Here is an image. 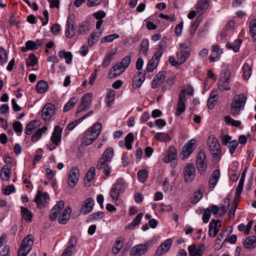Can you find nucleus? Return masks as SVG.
<instances>
[{
    "label": "nucleus",
    "mask_w": 256,
    "mask_h": 256,
    "mask_svg": "<svg viewBox=\"0 0 256 256\" xmlns=\"http://www.w3.org/2000/svg\"><path fill=\"white\" fill-rule=\"evenodd\" d=\"M166 72L162 71L159 72L154 77L152 82V88H156L162 84L166 79Z\"/></svg>",
    "instance_id": "nucleus-18"
},
{
    "label": "nucleus",
    "mask_w": 256,
    "mask_h": 256,
    "mask_svg": "<svg viewBox=\"0 0 256 256\" xmlns=\"http://www.w3.org/2000/svg\"><path fill=\"white\" fill-rule=\"evenodd\" d=\"M109 162L102 158L98 160L96 166V168L98 170L103 169V172L106 177L110 175V167L108 164Z\"/></svg>",
    "instance_id": "nucleus-24"
},
{
    "label": "nucleus",
    "mask_w": 256,
    "mask_h": 256,
    "mask_svg": "<svg viewBox=\"0 0 256 256\" xmlns=\"http://www.w3.org/2000/svg\"><path fill=\"white\" fill-rule=\"evenodd\" d=\"M196 166L200 174H204L207 168V160L205 152L203 150H200L197 156Z\"/></svg>",
    "instance_id": "nucleus-6"
},
{
    "label": "nucleus",
    "mask_w": 256,
    "mask_h": 256,
    "mask_svg": "<svg viewBox=\"0 0 256 256\" xmlns=\"http://www.w3.org/2000/svg\"><path fill=\"white\" fill-rule=\"evenodd\" d=\"M177 156V150L174 146L169 148L167 154L164 158L163 160L166 163H168L172 160H176Z\"/></svg>",
    "instance_id": "nucleus-29"
},
{
    "label": "nucleus",
    "mask_w": 256,
    "mask_h": 256,
    "mask_svg": "<svg viewBox=\"0 0 256 256\" xmlns=\"http://www.w3.org/2000/svg\"><path fill=\"white\" fill-rule=\"evenodd\" d=\"M243 76L244 79L248 80L252 74V67L246 63L242 67Z\"/></svg>",
    "instance_id": "nucleus-48"
},
{
    "label": "nucleus",
    "mask_w": 256,
    "mask_h": 256,
    "mask_svg": "<svg viewBox=\"0 0 256 256\" xmlns=\"http://www.w3.org/2000/svg\"><path fill=\"white\" fill-rule=\"evenodd\" d=\"M148 250V246L144 244H138L134 246L130 252V256H140Z\"/></svg>",
    "instance_id": "nucleus-19"
},
{
    "label": "nucleus",
    "mask_w": 256,
    "mask_h": 256,
    "mask_svg": "<svg viewBox=\"0 0 256 256\" xmlns=\"http://www.w3.org/2000/svg\"><path fill=\"white\" fill-rule=\"evenodd\" d=\"M114 54V52H110L106 56L102 64L103 67L106 68L110 64Z\"/></svg>",
    "instance_id": "nucleus-52"
},
{
    "label": "nucleus",
    "mask_w": 256,
    "mask_h": 256,
    "mask_svg": "<svg viewBox=\"0 0 256 256\" xmlns=\"http://www.w3.org/2000/svg\"><path fill=\"white\" fill-rule=\"evenodd\" d=\"M66 26V36L68 38H72L74 36L76 31L74 30V22L70 17L68 18Z\"/></svg>",
    "instance_id": "nucleus-25"
},
{
    "label": "nucleus",
    "mask_w": 256,
    "mask_h": 256,
    "mask_svg": "<svg viewBox=\"0 0 256 256\" xmlns=\"http://www.w3.org/2000/svg\"><path fill=\"white\" fill-rule=\"evenodd\" d=\"M186 96L182 92L178 94V101L176 104V116H180L186 108Z\"/></svg>",
    "instance_id": "nucleus-15"
},
{
    "label": "nucleus",
    "mask_w": 256,
    "mask_h": 256,
    "mask_svg": "<svg viewBox=\"0 0 256 256\" xmlns=\"http://www.w3.org/2000/svg\"><path fill=\"white\" fill-rule=\"evenodd\" d=\"M125 70L124 68L121 66L119 63H117L108 72L109 78H112L119 76Z\"/></svg>",
    "instance_id": "nucleus-21"
},
{
    "label": "nucleus",
    "mask_w": 256,
    "mask_h": 256,
    "mask_svg": "<svg viewBox=\"0 0 256 256\" xmlns=\"http://www.w3.org/2000/svg\"><path fill=\"white\" fill-rule=\"evenodd\" d=\"M72 209L70 206L66 208L63 212L58 217V222L60 224H64L70 220Z\"/></svg>",
    "instance_id": "nucleus-27"
},
{
    "label": "nucleus",
    "mask_w": 256,
    "mask_h": 256,
    "mask_svg": "<svg viewBox=\"0 0 256 256\" xmlns=\"http://www.w3.org/2000/svg\"><path fill=\"white\" fill-rule=\"evenodd\" d=\"M202 191L200 189L198 192H194V198L192 199V202L196 204L202 198Z\"/></svg>",
    "instance_id": "nucleus-64"
},
{
    "label": "nucleus",
    "mask_w": 256,
    "mask_h": 256,
    "mask_svg": "<svg viewBox=\"0 0 256 256\" xmlns=\"http://www.w3.org/2000/svg\"><path fill=\"white\" fill-rule=\"evenodd\" d=\"M94 204V202L92 198H88L82 205L81 212L84 214H87L92 210Z\"/></svg>",
    "instance_id": "nucleus-22"
},
{
    "label": "nucleus",
    "mask_w": 256,
    "mask_h": 256,
    "mask_svg": "<svg viewBox=\"0 0 256 256\" xmlns=\"http://www.w3.org/2000/svg\"><path fill=\"white\" fill-rule=\"evenodd\" d=\"M56 107L52 103H48L46 104L42 110V117L44 120H49L52 116L55 114Z\"/></svg>",
    "instance_id": "nucleus-10"
},
{
    "label": "nucleus",
    "mask_w": 256,
    "mask_h": 256,
    "mask_svg": "<svg viewBox=\"0 0 256 256\" xmlns=\"http://www.w3.org/2000/svg\"><path fill=\"white\" fill-rule=\"evenodd\" d=\"M38 62V60L36 56L31 54L28 56V58L26 61V64L28 66H34Z\"/></svg>",
    "instance_id": "nucleus-59"
},
{
    "label": "nucleus",
    "mask_w": 256,
    "mask_h": 256,
    "mask_svg": "<svg viewBox=\"0 0 256 256\" xmlns=\"http://www.w3.org/2000/svg\"><path fill=\"white\" fill-rule=\"evenodd\" d=\"M50 198L49 196L46 192H42L40 190L35 197L34 202L36 203L37 206L38 208H42L45 206L47 200Z\"/></svg>",
    "instance_id": "nucleus-13"
},
{
    "label": "nucleus",
    "mask_w": 256,
    "mask_h": 256,
    "mask_svg": "<svg viewBox=\"0 0 256 256\" xmlns=\"http://www.w3.org/2000/svg\"><path fill=\"white\" fill-rule=\"evenodd\" d=\"M207 146L210 154L214 158L221 157L220 145L215 137L210 136L207 140Z\"/></svg>",
    "instance_id": "nucleus-5"
},
{
    "label": "nucleus",
    "mask_w": 256,
    "mask_h": 256,
    "mask_svg": "<svg viewBox=\"0 0 256 256\" xmlns=\"http://www.w3.org/2000/svg\"><path fill=\"white\" fill-rule=\"evenodd\" d=\"M62 128L58 126H55L54 131L51 137V140L53 144L58 146L61 140Z\"/></svg>",
    "instance_id": "nucleus-26"
},
{
    "label": "nucleus",
    "mask_w": 256,
    "mask_h": 256,
    "mask_svg": "<svg viewBox=\"0 0 256 256\" xmlns=\"http://www.w3.org/2000/svg\"><path fill=\"white\" fill-rule=\"evenodd\" d=\"M34 237L32 234H28L22 240L18 250V256H26L31 250L34 244Z\"/></svg>",
    "instance_id": "nucleus-3"
},
{
    "label": "nucleus",
    "mask_w": 256,
    "mask_h": 256,
    "mask_svg": "<svg viewBox=\"0 0 256 256\" xmlns=\"http://www.w3.org/2000/svg\"><path fill=\"white\" fill-rule=\"evenodd\" d=\"M134 140V134L132 132L128 133L124 138V144L127 149L130 150L132 148V143Z\"/></svg>",
    "instance_id": "nucleus-46"
},
{
    "label": "nucleus",
    "mask_w": 256,
    "mask_h": 256,
    "mask_svg": "<svg viewBox=\"0 0 256 256\" xmlns=\"http://www.w3.org/2000/svg\"><path fill=\"white\" fill-rule=\"evenodd\" d=\"M196 141L195 139L189 140L182 148V159L184 160L188 158L196 147Z\"/></svg>",
    "instance_id": "nucleus-8"
},
{
    "label": "nucleus",
    "mask_w": 256,
    "mask_h": 256,
    "mask_svg": "<svg viewBox=\"0 0 256 256\" xmlns=\"http://www.w3.org/2000/svg\"><path fill=\"white\" fill-rule=\"evenodd\" d=\"M121 238H118L114 245V247L112 249V252L114 255L119 252L123 246V244L122 242Z\"/></svg>",
    "instance_id": "nucleus-43"
},
{
    "label": "nucleus",
    "mask_w": 256,
    "mask_h": 256,
    "mask_svg": "<svg viewBox=\"0 0 256 256\" xmlns=\"http://www.w3.org/2000/svg\"><path fill=\"white\" fill-rule=\"evenodd\" d=\"M38 122L36 120H33L29 122L26 126L25 133L27 135H30L32 131L36 128V124Z\"/></svg>",
    "instance_id": "nucleus-38"
},
{
    "label": "nucleus",
    "mask_w": 256,
    "mask_h": 256,
    "mask_svg": "<svg viewBox=\"0 0 256 256\" xmlns=\"http://www.w3.org/2000/svg\"><path fill=\"white\" fill-rule=\"evenodd\" d=\"M140 52L144 56L147 55V52L149 48V42L148 40H143L140 45Z\"/></svg>",
    "instance_id": "nucleus-39"
},
{
    "label": "nucleus",
    "mask_w": 256,
    "mask_h": 256,
    "mask_svg": "<svg viewBox=\"0 0 256 256\" xmlns=\"http://www.w3.org/2000/svg\"><path fill=\"white\" fill-rule=\"evenodd\" d=\"M184 176L186 182H192L196 176V168L192 163L187 164L184 170Z\"/></svg>",
    "instance_id": "nucleus-7"
},
{
    "label": "nucleus",
    "mask_w": 256,
    "mask_h": 256,
    "mask_svg": "<svg viewBox=\"0 0 256 256\" xmlns=\"http://www.w3.org/2000/svg\"><path fill=\"white\" fill-rule=\"evenodd\" d=\"M189 254L192 252L194 256H202V252H199L196 250V245L195 244H192L188 247Z\"/></svg>",
    "instance_id": "nucleus-61"
},
{
    "label": "nucleus",
    "mask_w": 256,
    "mask_h": 256,
    "mask_svg": "<svg viewBox=\"0 0 256 256\" xmlns=\"http://www.w3.org/2000/svg\"><path fill=\"white\" fill-rule=\"evenodd\" d=\"M95 176V168L94 167L90 168L86 174L84 178V184L89 183L94 178Z\"/></svg>",
    "instance_id": "nucleus-44"
},
{
    "label": "nucleus",
    "mask_w": 256,
    "mask_h": 256,
    "mask_svg": "<svg viewBox=\"0 0 256 256\" xmlns=\"http://www.w3.org/2000/svg\"><path fill=\"white\" fill-rule=\"evenodd\" d=\"M130 61L131 56H127L124 58L119 64L124 68L125 69H126L128 66Z\"/></svg>",
    "instance_id": "nucleus-62"
},
{
    "label": "nucleus",
    "mask_w": 256,
    "mask_h": 256,
    "mask_svg": "<svg viewBox=\"0 0 256 256\" xmlns=\"http://www.w3.org/2000/svg\"><path fill=\"white\" fill-rule=\"evenodd\" d=\"M172 242V240L170 238L168 239L162 244L158 248L156 252L155 256H160L166 252Z\"/></svg>",
    "instance_id": "nucleus-17"
},
{
    "label": "nucleus",
    "mask_w": 256,
    "mask_h": 256,
    "mask_svg": "<svg viewBox=\"0 0 256 256\" xmlns=\"http://www.w3.org/2000/svg\"><path fill=\"white\" fill-rule=\"evenodd\" d=\"M120 37L119 35L116 34L106 36L101 40V43H104L106 42H112L114 39L118 38Z\"/></svg>",
    "instance_id": "nucleus-53"
},
{
    "label": "nucleus",
    "mask_w": 256,
    "mask_h": 256,
    "mask_svg": "<svg viewBox=\"0 0 256 256\" xmlns=\"http://www.w3.org/2000/svg\"><path fill=\"white\" fill-rule=\"evenodd\" d=\"M21 212L23 218L26 222H30L32 217V212L26 208L21 207Z\"/></svg>",
    "instance_id": "nucleus-37"
},
{
    "label": "nucleus",
    "mask_w": 256,
    "mask_h": 256,
    "mask_svg": "<svg viewBox=\"0 0 256 256\" xmlns=\"http://www.w3.org/2000/svg\"><path fill=\"white\" fill-rule=\"evenodd\" d=\"M224 234V232H221L218 236L214 244V249L216 250H220L222 246L223 243H222V240Z\"/></svg>",
    "instance_id": "nucleus-57"
},
{
    "label": "nucleus",
    "mask_w": 256,
    "mask_h": 256,
    "mask_svg": "<svg viewBox=\"0 0 256 256\" xmlns=\"http://www.w3.org/2000/svg\"><path fill=\"white\" fill-rule=\"evenodd\" d=\"M64 206V202L63 200H60L51 210L50 214V218L51 220H54L60 214V212Z\"/></svg>",
    "instance_id": "nucleus-16"
},
{
    "label": "nucleus",
    "mask_w": 256,
    "mask_h": 256,
    "mask_svg": "<svg viewBox=\"0 0 256 256\" xmlns=\"http://www.w3.org/2000/svg\"><path fill=\"white\" fill-rule=\"evenodd\" d=\"M223 53L222 48H220L218 45L214 46L212 48V52L210 56V62L218 61L220 58L221 54Z\"/></svg>",
    "instance_id": "nucleus-23"
},
{
    "label": "nucleus",
    "mask_w": 256,
    "mask_h": 256,
    "mask_svg": "<svg viewBox=\"0 0 256 256\" xmlns=\"http://www.w3.org/2000/svg\"><path fill=\"white\" fill-rule=\"evenodd\" d=\"M148 175V171L144 169H142L138 171V178L141 182H144Z\"/></svg>",
    "instance_id": "nucleus-54"
},
{
    "label": "nucleus",
    "mask_w": 256,
    "mask_h": 256,
    "mask_svg": "<svg viewBox=\"0 0 256 256\" xmlns=\"http://www.w3.org/2000/svg\"><path fill=\"white\" fill-rule=\"evenodd\" d=\"M210 0H200L196 5V9L198 13L202 14L204 10L209 6Z\"/></svg>",
    "instance_id": "nucleus-32"
},
{
    "label": "nucleus",
    "mask_w": 256,
    "mask_h": 256,
    "mask_svg": "<svg viewBox=\"0 0 256 256\" xmlns=\"http://www.w3.org/2000/svg\"><path fill=\"white\" fill-rule=\"evenodd\" d=\"M200 22L198 20H196L194 22H192L190 26V36L191 38H192L194 36V34L200 25Z\"/></svg>",
    "instance_id": "nucleus-56"
},
{
    "label": "nucleus",
    "mask_w": 256,
    "mask_h": 256,
    "mask_svg": "<svg viewBox=\"0 0 256 256\" xmlns=\"http://www.w3.org/2000/svg\"><path fill=\"white\" fill-rule=\"evenodd\" d=\"M126 188V184L124 180L120 179L112 186L110 190V196L114 200L120 198V193L124 192Z\"/></svg>",
    "instance_id": "nucleus-4"
},
{
    "label": "nucleus",
    "mask_w": 256,
    "mask_h": 256,
    "mask_svg": "<svg viewBox=\"0 0 256 256\" xmlns=\"http://www.w3.org/2000/svg\"><path fill=\"white\" fill-rule=\"evenodd\" d=\"M92 94L91 93H87L85 94L82 98L81 104L78 107L76 113L89 108L92 104Z\"/></svg>",
    "instance_id": "nucleus-12"
},
{
    "label": "nucleus",
    "mask_w": 256,
    "mask_h": 256,
    "mask_svg": "<svg viewBox=\"0 0 256 256\" xmlns=\"http://www.w3.org/2000/svg\"><path fill=\"white\" fill-rule=\"evenodd\" d=\"M47 130L46 126H44L41 128L38 129V130L34 134L31 138V140L33 142L38 141L42 136V134H44Z\"/></svg>",
    "instance_id": "nucleus-36"
},
{
    "label": "nucleus",
    "mask_w": 256,
    "mask_h": 256,
    "mask_svg": "<svg viewBox=\"0 0 256 256\" xmlns=\"http://www.w3.org/2000/svg\"><path fill=\"white\" fill-rule=\"evenodd\" d=\"M114 154V151L113 148H110L105 150L102 154V158L106 160V161L110 162L113 157Z\"/></svg>",
    "instance_id": "nucleus-41"
},
{
    "label": "nucleus",
    "mask_w": 256,
    "mask_h": 256,
    "mask_svg": "<svg viewBox=\"0 0 256 256\" xmlns=\"http://www.w3.org/2000/svg\"><path fill=\"white\" fill-rule=\"evenodd\" d=\"M78 102V100L75 97H73L71 98L69 101L65 104L63 111L64 112H67L73 108L76 102Z\"/></svg>",
    "instance_id": "nucleus-42"
},
{
    "label": "nucleus",
    "mask_w": 256,
    "mask_h": 256,
    "mask_svg": "<svg viewBox=\"0 0 256 256\" xmlns=\"http://www.w3.org/2000/svg\"><path fill=\"white\" fill-rule=\"evenodd\" d=\"M142 216V213H140L139 214H138L136 217V218L133 220V221L131 222V223L127 226L126 228L128 230H131L134 226L138 225L141 222Z\"/></svg>",
    "instance_id": "nucleus-47"
},
{
    "label": "nucleus",
    "mask_w": 256,
    "mask_h": 256,
    "mask_svg": "<svg viewBox=\"0 0 256 256\" xmlns=\"http://www.w3.org/2000/svg\"><path fill=\"white\" fill-rule=\"evenodd\" d=\"M145 72H140L135 74L133 78L132 86L136 89L141 86L145 80Z\"/></svg>",
    "instance_id": "nucleus-20"
},
{
    "label": "nucleus",
    "mask_w": 256,
    "mask_h": 256,
    "mask_svg": "<svg viewBox=\"0 0 256 256\" xmlns=\"http://www.w3.org/2000/svg\"><path fill=\"white\" fill-rule=\"evenodd\" d=\"M221 226V222L220 220H212L210 223L209 230H220V228Z\"/></svg>",
    "instance_id": "nucleus-55"
},
{
    "label": "nucleus",
    "mask_w": 256,
    "mask_h": 256,
    "mask_svg": "<svg viewBox=\"0 0 256 256\" xmlns=\"http://www.w3.org/2000/svg\"><path fill=\"white\" fill-rule=\"evenodd\" d=\"M220 176V170L216 169L214 171L208 180V186L210 188H214Z\"/></svg>",
    "instance_id": "nucleus-30"
},
{
    "label": "nucleus",
    "mask_w": 256,
    "mask_h": 256,
    "mask_svg": "<svg viewBox=\"0 0 256 256\" xmlns=\"http://www.w3.org/2000/svg\"><path fill=\"white\" fill-rule=\"evenodd\" d=\"M88 30V24L86 22H84L80 25L78 32L79 34H86Z\"/></svg>",
    "instance_id": "nucleus-49"
},
{
    "label": "nucleus",
    "mask_w": 256,
    "mask_h": 256,
    "mask_svg": "<svg viewBox=\"0 0 256 256\" xmlns=\"http://www.w3.org/2000/svg\"><path fill=\"white\" fill-rule=\"evenodd\" d=\"M76 237L74 236H72L69 240L68 246L64 250L60 256H71L76 248Z\"/></svg>",
    "instance_id": "nucleus-14"
},
{
    "label": "nucleus",
    "mask_w": 256,
    "mask_h": 256,
    "mask_svg": "<svg viewBox=\"0 0 256 256\" xmlns=\"http://www.w3.org/2000/svg\"><path fill=\"white\" fill-rule=\"evenodd\" d=\"M58 56L61 58H64L66 63L68 64L71 63L72 55L70 52H66L64 50H62L59 52Z\"/></svg>",
    "instance_id": "nucleus-35"
},
{
    "label": "nucleus",
    "mask_w": 256,
    "mask_h": 256,
    "mask_svg": "<svg viewBox=\"0 0 256 256\" xmlns=\"http://www.w3.org/2000/svg\"><path fill=\"white\" fill-rule=\"evenodd\" d=\"M190 55V51L188 48L184 50H181L176 53V59L179 61L180 64L184 63Z\"/></svg>",
    "instance_id": "nucleus-28"
},
{
    "label": "nucleus",
    "mask_w": 256,
    "mask_h": 256,
    "mask_svg": "<svg viewBox=\"0 0 256 256\" xmlns=\"http://www.w3.org/2000/svg\"><path fill=\"white\" fill-rule=\"evenodd\" d=\"M154 138L160 142H168L170 140V136L168 134L164 132H158L155 136Z\"/></svg>",
    "instance_id": "nucleus-45"
},
{
    "label": "nucleus",
    "mask_w": 256,
    "mask_h": 256,
    "mask_svg": "<svg viewBox=\"0 0 256 256\" xmlns=\"http://www.w3.org/2000/svg\"><path fill=\"white\" fill-rule=\"evenodd\" d=\"M217 96V92L216 90H212L210 94V96L208 100V109H212L216 104L215 97Z\"/></svg>",
    "instance_id": "nucleus-34"
},
{
    "label": "nucleus",
    "mask_w": 256,
    "mask_h": 256,
    "mask_svg": "<svg viewBox=\"0 0 256 256\" xmlns=\"http://www.w3.org/2000/svg\"><path fill=\"white\" fill-rule=\"evenodd\" d=\"M247 100V96L244 94L236 95L232 99L230 106V114L232 116L239 114L244 109Z\"/></svg>",
    "instance_id": "nucleus-2"
},
{
    "label": "nucleus",
    "mask_w": 256,
    "mask_h": 256,
    "mask_svg": "<svg viewBox=\"0 0 256 256\" xmlns=\"http://www.w3.org/2000/svg\"><path fill=\"white\" fill-rule=\"evenodd\" d=\"M250 34L253 39L256 40V19L252 20L250 23Z\"/></svg>",
    "instance_id": "nucleus-40"
},
{
    "label": "nucleus",
    "mask_w": 256,
    "mask_h": 256,
    "mask_svg": "<svg viewBox=\"0 0 256 256\" xmlns=\"http://www.w3.org/2000/svg\"><path fill=\"white\" fill-rule=\"evenodd\" d=\"M116 92L112 90H110L106 94V98L107 99V104L110 105L115 98Z\"/></svg>",
    "instance_id": "nucleus-51"
},
{
    "label": "nucleus",
    "mask_w": 256,
    "mask_h": 256,
    "mask_svg": "<svg viewBox=\"0 0 256 256\" xmlns=\"http://www.w3.org/2000/svg\"><path fill=\"white\" fill-rule=\"evenodd\" d=\"M211 216V211L210 208H206L204 210L202 219L204 223H207L209 221V219Z\"/></svg>",
    "instance_id": "nucleus-63"
},
{
    "label": "nucleus",
    "mask_w": 256,
    "mask_h": 256,
    "mask_svg": "<svg viewBox=\"0 0 256 256\" xmlns=\"http://www.w3.org/2000/svg\"><path fill=\"white\" fill-rule=\"evenodd\" d=\"M225 122L226 124H231L236 127H240L241 125V122L240 121L234 120L229 116H227L225 118Z\"/></svg>",
    "instance_id": "nucleus-58"
},
{
    "label": "nucleus",
    "mask_w": 256,
    "mask_h": 256,
    "mask_svg": "<svg viewBox=\"0 0 256 256\" xmlns=\"http://www.w3.org/2000/svg\"><path fill=\"white\" fill-rule=\"evenodd\" d=\"M48 84L44 80L39 81L36 85V90L40 94L46 92L48 90Z\"/></svg>",
    "instance_id": "nucleus-33"
},
{
    "label": "nucleus",
    "mask_w": 256,
    "mask_h": 256,
    "mask_svg": "<svg viewBox=\"0 0 256 256\" xmlns=\"http://www.w3.org/2000/svg\"><path fill=\"white\" fill-rule=\"evenodd\" d=\"M104 216V212H96L88 216V220L90 221L98 220L103 218Z\"/></svg>",
    "instance_id": "nucleus-50"
},
{
    "label": "nucleus",
    "mask_w": 256,
    "mask_h": 256,
    "mask_svg": "<svg viewBox=\"0 0 256 256\" xmlns=\"http://www.w3.org/2000/svg\"><path fill=\"white\" fill-rule=\"evenodd\" d=\"M230 76V74L228 72H224L222 74L218 82V90L220 91L223 92L224 90H230V88L228 86Z\"/></svg>",
    "instance_id": "nucleus-11"
},
{
    "label": "nucleus",
    "mask_w": 256,
    "mask_h": 256,
    "mask_svg": "<svg viewBox=\"0 0 256 256\" xmlns=\"http://www.w3.org/2000/svg\"><path fill=\"white\" fill-rule=\"evenodd\" d=\"M246 248H256V236H254L248 237L244 242Z\"/></svg>",
    "instance_id": "nucleus-31"
},
{
    "label": "nucleus",
    "mask_w": 256,
    "mask_h": 256,
    "mask_svg": "<svg viewBox=\"0 0 256 256\" xmlns=\"http://www.w3.org/2000/svg\"><path fill=\"white\" fill-rule=\"evenodd\" d=\"M158 62H155V60L150 59L148 64L146 70L148 72H152L158 66Z\"/></svg>",
    "instance_id": "nucleus-60"
},
{
    "label": "nucleus",
    "mask_w": 256,
    "mask_h": 256,
    "mask_svg": "<svg viewBox=\"0 0 256 256\" xmlns=\"http://www.w3.org/2000/svg\"><path fill=\"white\" fill-rule=\"evenodd\" d=\"M102 129V124L98 122H96L84 133L82 139V144L84 146H88L92 144L100 136Z\"/></svg>",
    "instance_id": "nucleus-1"
},
{
    "label": "nucleus",
    "mask_w": 256,
    "mask_h": 256,
    "mask_svg": "<svg viewBox=\"0 0 256 256\" xmlns=\"http://www.w3.org/2000/svg\"><path fill=\"white\" fill-rule=\"evenodd\" d=\"M80 172L76 166L72 168L68 176V183L70 188H74L78 182Z\"/></svg>",
    "instance_id": "nucleus-9"
}]
</instances>
